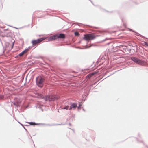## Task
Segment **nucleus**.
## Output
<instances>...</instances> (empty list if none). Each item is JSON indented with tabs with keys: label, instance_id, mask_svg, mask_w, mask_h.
Instances as JSON below:
<instances>
[{
	"label": "nucleus",
	"instance_id": "9b49d317",
	"mask_svg": "<svg viewBox=\"0 0 148 148\" xmlns=\"http://www.w3.org/2000/svg\"><path fill=\"white\" fill-rule=\"evenodd\" d=\"M93 75V74H92L91 75H88L87 76V77H88V78H90V77H91L92 75Z\"/></svg>",
	"mask_w": 148,
	"mask_h": 148
},
{
	"label": "nucleus",
	"instance_id": "9d476101",
	"mask_svg": "<svg viewBox=\"0 0 148 148\" xmlns=\"http://www.w3.org/2000/svg\"><path fill=\"white\" fill-rule=\"evenodd\" d=\"M30 125H36V124L34 122H30L29 123Z\"/></svg>",
	"mask_w": 148,
	"mask_h": 148
},
{
	"label": "nucleus",
	"instance_id": "39448f33",
	"mask_svg": "<svg viewBox=\"0 0 148 148\" xmlns=\"http://www.w3.org/2000/svg\"><path fill=\"white\" fill-rule=\"evenodd\" d=\"M44 40L45 38H42L36 40H34L32 41V43L33 46H35L36 45L39 44Z\"/></svg>",
	"mask_w": 148,
	"mask_h": 148
},
{
	"label": "nucleus",
	"instance_id": "f257e3e1",
	"mask_svg": "<svg viewBox=\"0 0 148 148\" xmlns=\"http://www.w3.org/2000/svg\"><path fill=\"white\" fill-rule=\"evenodd\" d=\"M40 97L44 98L45 101H51L58 99L60 97L58 95H51L46 96L44 97L42 95H41Z\"/></svg>",
	"mask_w": 148,
	"mask_h": 148
},
{
	"label": "nucleus",
	"instance_id": "20e7f679",
	"mask_svg": "<svg viewBox=\"0 0 148 148\" xmlns=\"http://www.w3.org/2000/svg\"><path fill=\"white\" fill-rule=\"evenodd\" d=\"M44 79L40 77H38L36 78V83L38 86L41 87L42 86L43 83Z\"/></svg>",
	"mask_w": 148,
	"mask_h": 148
},
{
	"label": "nucleus",
	"instance_id": "6e6552de",
	"mask_svg": "<svg viewBox=\"0 0 148 148\" xmlns=\"http://www.w3.org/2000/svg\"><path fill=\"white\" fill-rule=\"evenodd\" d=\"M29 51V49H26L24 51H23L22 52L19 54V56H21L23 55L24 54L26 53L27 52H28Z\"/></svg>",
	"mask_w": 148,
	"mask_h": 148
},
{
	"label": "nucleus",
	"instance_id": "dca6fc26",
	"mask_svg": "<svg viewBox=\"0 0 148 148\" xmlns=\"http://www.w3.org/2000/svg\"><path fill=\"white\" fill-rule=\"evenodd\" d=\"M20 103V102H19L18 103L17 102V103Z\"/></svg>",
	"mask_w": 148,
	"mask_h": 148
},
{
	"label": "nucleus",
	"instance_id": "2eb2a0df",
	"mask_svg": "<svg viewBox=\"0 0 148 148\" xmlns=\"http://www.w3.org/2000/svg\"><path fill=\"white\" fill-rule=\"evenodd\" d=\"M146 45H148V44L147 43H146Z\"/></svg>",
	"mask_w": 148,
	"mask_h": 148
},
{
	"label": "nucleus",
	"instance_id": "7ed1b4c3",
	"mask_svg": "<svg viewBox=\"0 0 148 148\" xmlns=\"http://www.w3.org/2000/svg\"><path fill=\"white\" fill-rule=\"evenodd\" d=\"M65 37V35L64 34H57L49 38V40H52L57 38H64Z\"/></svg>",
	"mask_w": 148,
	"mask_h": 148
},
{
	"label": "nucleus",
	"instance_id": "f8f14e48",
	"mask_svg": "<svg viewBox=\"0 0 148 148\" xmlns=\"http://www.w3.org/2000/svg\"><path fill=\"white\" fill-rule=\"evenodd\" d=\"M75 35L76 36H78L79 35V34L77 32H75Z\"/></svg>",
	"mask_w": 148,
	"mask_h": 148
},
{
	"label": "nucleus",
	"instance_id": "0eeeda50",
	"mask_svg": "<svg viewBox=\"0 0 148 148\" xmlns=\"http://www.w3.org/2000/svg\"><path fill=\"white\" fill-rule=\"evenodd\" d=\"M77 107V105L76 103H73L71 105L70 107L69 110H71L73 108V109H75L76 107Z\"/></svg>",
	"mask_w": 148,
	"mask_h": 148
},
{
	"label": "nucleus",
	"instance_id": "1a4fd4ad",
	"mask_svg": "<svg viewBox=\"0 0 148 148\" xmlns=\"http://www.w3.org/2000/svg\"><path fill=\"white\" fill-rule=\"evenodd\" d=\"M69 106H66L64 107V108H62L63 109H66L67 110L68 109H69Z\"/></svg>",
	"mask_w": 148,
	"mask_h": 148
},
{
	"label": "nucleus",
	"instance_id": "423d86ee",
	"mask_svg": "<svg viewBox=\"0 0 148 148\" xmlns=\"http://www.w3.org/2000/svg\"><path fill=\"white\" fill-rule=\"evenodd\" d=\"M132 59L133 61L138 64H140L141 62V60L135 57H132Z\"/></svg>",
	"mask_w": 148,
	"mask_h": 148
},
{
	"label": "nucleus",
	"instance_id": "f03ea898",
	"mask_svg": "<svg viewBox=\"0 0 148 148\" xmlns=\"http://www.w3.org/2000/svg\"><path fill=\"white\" fill-rule=\"evenodd\" d=\"M95 38L96 36L94 34H88L84 35L83 39L86 41H89L94 39Z\"/></svg>",
	"mask_w": 148,
	"mask_h": 148
},
{
	"label": "nucleus",
	"instance_id": "ddd939ff",
	"mask_svg": "<svg viewBox=\"0 0 148 148\" xmlns=\"http://www.w3.org/2000/svg\"><path fill=\"white\" fill-rule=\"evenodd\" d=\"M3 96L0 95V99H1L3 98Z\"/></svg>",
	"mask_w": 148,
	"mask_h": 148
},
{
	"label": "nucleus",
	"instance_id": "4468645a",
	"mask_svg": "<svg viewBox=\"0 0 148 148\" xmlns=\"http://www.w3.org/2000/svg\"><path fill=\"white\" fill-rule=\"evenodd\" d=\"M81 106V104H80L79 105V106L78 107V108H79L80 107V106Z\"/></svg>",
	"mask_w": 148,
	"mask_h": 148
}]
</instances>
